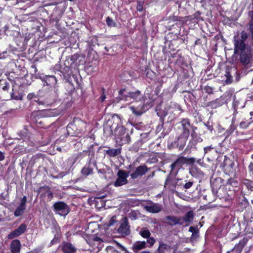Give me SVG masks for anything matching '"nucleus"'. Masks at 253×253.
I'll return each mask as SVG.
<instances>
[{"instance_id":"61","label":"nucleus","mask_w":253,"mask_h":253,"mask_svg":"<svg viewBox=\"0 0 253 253\" xmlns=\"http://www.w3.org/2000/svg\"><path fill=\"white\" fill-rule=\"evenodd\" d=\"M248 34L246 32H245L244 31H243L241 33V39H239V40H242L244 42H245V41L248 38Z\"/></svg>"},{"instance_id":"20","label":"nucleus","mask_w":253,"mask_h":253,"mask_svg":"<svg viewBox=\"0 0 253 253\" xmlns=\"http://www.w3.org/2000/svg\"><path fill=\"white\" fill-rule=\"evenodd\" d=\"M248 240L246 238H243L241 240L238 244L235 245L234 247L226 253H241L243 249L247 244Z\"/></svg>"},{"instance_id":"45","label":"nucleus","mask_w":253,"mask_h":253,"mask_svg":"<svg viewBox=\"0 0 253 253\" xmlns=\"http://www.w3.org/2000/svg\"><path fill=\"white\" fill-rule=\"evenodd\" d=\"M0 87L4 91L8 90L10 87L9 82L5 79H0Z\"/></svg>"},{"instance_id":"36","label":"nucleus","mask_w":253,"mask_h":253,"mask_svg":"<svg viewBox=\"0 0 253 253\" xmlns=\"http://www.w3.org/2000/svg\"><path fill=\"white\" fill-rule=\"evenodd\" d=\"M157 115L159 117H160V120L161 121V124H159L156 128V131L159 132L163 128L164 125V118L167 116V113L164 111H163L162 114H161V112H157Z\"/></svg>"},{"instance_id":"62","label":"nucleus","mask_w":253,"mask_h":253,"mask_svg":"<svg viewBox=\"0 0 253 253\" xmlns=\"http://www.w3.org/2000/svg\"><path fill=\"white\" fill-rule=\"evenodd\" d=\"M189 231L192 233V235L198 234L199 233V231L197 228L193 226L190 227Z\"/></svg>"},{"instance_id":"51","label":"nucleus","mask_w":253,"mask_h":253,"mask_svg":"<svg viewBox=\"0 0 253 253\" xmlns=\"http://www.w3.org/2000/svg\"><path fill=\"white\" fill-rule=\"evenodd\" d=\"M60 235L56 234L54 236L53 239L50 241L49 243V246L51 247L55 244H56L60 242Z\"/></svg>"},{"instance_id":"10","label":"nucleus","mask_w":253,"mask_h":253,"mask_svg":"<svg viewBox=\"0 0 253 253\" xmlns=\"http://www.w3.org/2000/svg\"><path fill=\"white\" fill-rule=\"evenodd\" d=\"M241 193L243 195H249L253 191V181L243 179L240 183Z\"/></svg>"},{"instance_id":"2","label":"nucleus","mask_w":253,"mask_h":253,"mask_svg":"<svg viewBox=\"0 0 253 253\" xmlns=\"http://www.w3.org/2000/svg\"><path fill=\"white\" fill-rule=\"evenodd\" d=\"M116 116L117 120L119 122V123H117L114 130L116 141L119 142L120 145L129 144L131 140L130 133L128 130L126 131V129L122 126L120 117L118 115H116Z\"/></svg>"},{"instance_id":"48","label":"nucleus","mask_w":253,"mask_h":253,"mask_svg":"<svg viewBox=\"0 0 253 253\" xmlns=\"http://www.w3.org/2000/svg\"><path fill=\"white\" fill-rule=\"evenodd\" d=\"M239 205H240L241 208L243 210L249 206V203L247 199L244 196H243V198L239 201Z\"/></svg>"},{"instance_id":"33","label":"nucleus","mask_w":253,"mask_h":253,"mask_svg":"<svg viewBox=\"0 0 253 253\" xmlns=\"http://www.w3.org/2000/svg\"><path fill=\"white\" fill-rule=\"evenodd\" d=\"M93 173V168L90 165V161L87 165H85L81 170V173L83 176H87Z\"/></svg>"},{"instance_id":"41","label":"nucleus","mask_w":253,"mask_h":253,"mask_svg":"<svg viewBox=\"0 0 253 253\" xmlns=\"http://www.w3.org/2000/svg\"><path fill=\"white\" fill-rule=\"evenodd\" d=\"M9 35L10 36H12L13 38V39L16 42H17L18 39H23L24 37L21 35V34L16 30H11L9 31Z\"/></svg>"},{"instance_id":"14","label":"nucleus","mask_w":253,"mask_h":253,"mask_svg":"<svg viewBox=\"0 0 253 253\" xmlns=\"http://www.w3.org/2000/svg\"><path fill=\"white\" fill-rule=\"evenodd\" d=\"M149 169L146 165H140L136 168L134 172L130 174V176L132 179H136L145 175Z\"/></svg>"},{"instance_id":"44","label":"nucleus","mask_w":253,"mask_h":253,"mask_svg":"<svg viewBox=\"0 0 253 253\" xmlns=\"http://www.w3.org/2000/svg\"><path fill=\"white\" fill-rule=\"evenodd\" d=\"M66 129L68 134L71 136L75 135L76 133L75 132H72V130H75V131H77V129L76 125L73 123H70L68 124Z\"/></svg>"},{"instance_id":"26","label":"nucleus","mask_w":253,"mask_h":253,"mask_svg":"<svg viewBox=\"0 0 253 253\" xmlns=\"http://www.w3.org/2000/svg\"><path fill=\"white\" fill-rule=\"evenodd\" d=\"M239 186V182L237 179L234 177H230L227 181L225 187L230 192H234L236 190L234 189L237 188Z\"/></svg>"},{"instance_id":"15","label":"nucleus","mask_w":253,"mask_h":253,"mask_svg":"<svg viewBox=\"0 0 253 253\" xmlns=\"http://www.w3.org/2000/svg\"><path fill=\"white\" fill-rule=\"evenodd\" d=\"M118 233L122 236H126L130 234L129 225L127 218L125 217L123 219V222L120 224L119 227L117 229Z\"/></svg>"},{"instance_id":"47","label":"nucleus","mask_w":253,"mask_h":253,"mask_svg":"<svg viewBox=\"0 0 253 253\" xmlns=\"http://www.w3.org/2000/svg\"><path fill=\"white\" fill-rule=\"evenodd\" d=\"M139 234L143 238H148L151 236L150 231L146 228H141L139 231Z\"/></svg>"},{"instance_id":"35","label":"nucleus","mask_w":253,"mask_h":253,"mask_svg":"<svg viewBox=\"0 0 253 253\" xmlns=\"http://www.w3.org/2000/svg\"><path fill=\"white\" fill-rule=\"evenodd\" d=\"M185 18L187 19V20H189L192 23H197L200 20H203L201 17V12L199 11H197L194 14L185 17Z\"/></svg>"},{"instance_id":"42","label":"nucleus","mask_w":253,"mask_h":253,"mask_svg":"<svg viewBox=\"0 0 253 253\" xmlns=\"http://www.w3.org/2000/svg\"><path fill=\"white\" fill-rule=\"evenodd\" d=\"M165 219L168 220L166 222L167 224L173 226L177 225L176 216L174 215H169L165 217Z\"/></svg>"},{"instance_id":"17","label":"nucleus","mask_w":253,"mask_h":253,"mask_svg":"<svg viewBox=\"0 0 253 253\" xmlns=\"http://www.w3.org/2000/svg\"><path fill=\"white\" fill-rule=\"evenodd\" d=\"M39 78L42 81L43 85L52 86L57 83V79L54 76L45 75L40 76Z\"/></svg>"},{"instance_id":"63","label":"nucleus","mask_w":253,"mask_h":253,"mask_svg":"<svg viewBox=\"0 0 253 253\" xmlns=\"http://www.w3.org/2000/svg\"><path fill=\"white\" fill-rule=\"evenodd\" d=\"M143 2L141 1H137V6H136L137 10L139 12L142 11L143 10Z\"/></svg>"},{"instance_id":"3","label":"nucleus","mask_w":253,"mask_h":253,"mask_svg":"<svg viewBox=\"0 0 253 253\" xmlns=\"http://www.w3.org/2000/svg\"><path fill=\"white\" fill-rule=\"evenodd\" d=\"M188 138L183 135L176 133V135H170L168 139L167 147L171 150L177 148L178 150H183L186 145Z\"/></svg>"},{"instance_id":"31","label":"nucleus","mask_w":253,"mask_h":253,"mask_svg":"<svg viewBox=\"0 0 253 253\" xmlns=\"http://www.w3.org/2000/svg\"><path fill=\"white\" fill-rule=\"evenodd\" d=\"M224 103L223 99L218 98L216 99L208 102L207 103L206 106L211 107L212 109H216L220 106H221Z\"/></svg>"},{"instance_id":"54","label":"nucleus","mask_w":253,"mask_h":253,"mask_svg":"<svg viewBox=\"0 0 253 253\" xmlns=\"http://www.w3.org/2000/svg\"><path fill=\"white\" fill-rule=\"evenodd\" d=\"M146 76L147 78L150 79L151 80H153L156 77V74L152 70H148L146 73Z\"/></svg>"},{"instance_id":"6","label":"nucleus","mask_w":253,"mask_h":253,"mask_svg":"<svg viewBox=\"0 0 253 253\" xmlns=\"http://www.w3.org/2000/svg\"><path fill=\"white\" fill-rule=\"evenodd\" d=\"M180 126L177 127L176 133L180 134L183 136L188 138L190 135V129H191L193 125L190 123V120L188 118H183L179 122Z\"/></svg>"},{"instance_id":"53","label":"nucleus","mask_w":253,"mask_h":253,"mask_svg":"<svg viewBox=\"0 0 253 253\" xmlns=\"http://www.w3.org/2000/svg\"><path fill=\"white\" fill-rule=\"evenodd\" d=\"M106 22L107 25L110 27H116L117 24L110 17H107L106 19Z\"/></svg>"},{"instance_id":"7","label":"nucleus","mask_w":253,"mask_h":253,"mask_svg":"<svg viewBox=\"0 0 253 253\" xmlns=\"http://www.w3.org/2000/svg\"><path fill=\"white\" fill-rule=\"evenodd\" d=\"M57 98L56 93L54 90H50L46 93L44 99L40 100L39 99L35 100L39 105L50 106L56 101Z\"/></svg>"},{"instance_id":"32","label":"nucleus","mask_w":253,"mask_h":253,"mask_svg":"<svg viewBox=\"0 0 253 253\" xmlns=\"http://www.w3.org/2000/svg\"><path fill=\"white\" fill-rule=\"evenodd\" d=\"M197 130V126H192L191 131V139L195 142V144H197L198 142H200L202 141V139L198 135V133L196 132Z\"/></svg>"},{"instance_id":"38","label":"nucleus","mask_w":253,"mask_h":253,"mask_svg":"<svg viewBox=\"0 0 253 253\" xmlns=\"http://www.w3.org/2000/svg\"><path fill=\"white\" fill-rule=\"evenodd\" d=\"M249 16L251 17V20L249 23V31L251 33V36L253 40L252 45L253 46V10L249 11L248 13Z\"/></svg>"},{"instance_id":"9","label":"nucleus","mask_w":253,"mask_h":253,"mask_svg":"<svg viewBox=\"0 0 253 253\" xmlns=\"http://www.w3.org/2000/svg\"><path fill=\"white\" fill-rule=\"evenodd\" d=\"M253 54L251 51H242L239 56L240 63L247 69L252 67L253 65Z\"/></svg>"},{"instance_id":"22","label":"nucleus","mask_w":253,"mask_h":253,"mask_svg":"<svg viewBox=\"0 0 253 253\" xmlns=\"http://www.w3.org/2000/svg\"><path fill=\"white\" fill-rule=\"evenodd\" d=\"M139 105L135 106L134 105H131L129 107L130 110L132 113L136 116H140L144 113L145 110V101H141L139 102Z\"/></svg>"},{"instance_id":"39","label":"nucleus","mask_w":253,"mask_h":253,"mask_svg":"<svg viewBox=\"0 0 253 253\" xmlns=\"http://www.w3.org/2000/svg\"><path fill=\"white\" fill-rule=\"evenodd\" d=\"M236 118L233 117L232 121V123L229 127V128L225 132L224 134L226 135V137H228L231 135L233 132L237 129V126L234 124V120Z\"/></svg>"},{"instance_id":"40","label":"nucleus","mask_w":253,"mask_h":253,"mask_svg":"<svg viewBox=\"0 0 253 253\" xmlns=\"http://www.w3.org/2000/svg\"><path fill=\"white\" fill-rule=\"evenodd\" d=\"M253 122V121L252 120V118H250L249 119H247L246 118H244L240 122V123L239 124V126L241 128L246 129Z\"/></svg>"},{"instance_id":"11","label":"nucleus","mask_w":253,"mask_h":253,"mask_svg":"<svg viewBox=\"0 0 253 253\" xmlns=\"http://www.w3.org/2000/svg\"><path fill=\"white\" fill-rule=\"evenodd\" d=\"M27 226L25 223L21 224L17 228L10 232L7 235V238L9 240H12L18 237L27 230Z\"/></svg>"},{"instance_id":"18","label":"nucleus","mask_w":253,"mask_h":253,"mask_svg":"<svg viewBox=\"0 0 253 253\" xmlns=\"http://www.w3.org/2000/svg\"><path fill=\"white\" fill-rule=\"evenodd\" d=\"M246 102L245 101L238 100L236 97L233 99L232 107L234 110L233 115L234 118H236L239 114V112L238 111V109L244 108Z\"/></svg>"},{"instance_id":"60","label":"nucleus","mask_w":253,"mask_h":253,"mask_svg":"<svg viewBox=\"0 0 253 253\" xmlns=\"http://www.w3.org/2000/svg\"><path fill=\"white\" fill-rule=\"evenodd\" d=\"M101 91H102V92H101V94L100 97V100L101 102H103L105 101V100L106 98V95L105 93V88L104 87H102L101 88Z\"/></svg>"},{"instance_id":"19","label":"nucleus","mask_w":253,"mask_h":253,"mask_svg":"<svg viewBox=\"0 0 253 253\" xmlns=\"http://www.w3.org/2000/svg\"><path fill=\"white\" fill-rule=\"evenodd\" d=\"M223 179L221 177H216L213 180H211V188L212 193L217 192V190L224 187L223 185Z\"/></svg>"},{"instance_id":"4","label":"nucleus","mask_w":253,"mask_h":253,"mask_svg":"<svg viewBox=\"0 0 253 253\" xmlns=\"http://www.w3.org/2000/svg\"><path fill=\"white\" fill-rule=\"evenodd\" d=\"M227 189L225 187H224L217 190V192L212 193L216 199L218 198L221 201V204L220 206L223 208L229 207L232 200V196L231 194L227 192Z\"/></svg>"},{"instance_id":"24","label":"nucleus","mask_w":253,"mask_h":253,"mask_svg":"<svg viewBox=\"0 0 253 253\" xmlns=\"http://www.w3.org/2000/svg\"><path fill=\"white\" fill-rule=\"evenodd\" d=\"M144 209L149 212L156 213L162 211L163 209V206L162 205L158 203H152L151 205L145 206Z\"/></svg>"},{"instance_id":"30","label":"nucleus","mask_w":253,"mask_h":253,"mask_svg":"<svg viewBox=\"0 0 253 253\" xmlns=\"http://www.w3.org/2000/svg\"><path fill=\"white\" fill-rule=\"evenodd\" d=\"M121 152L122 148L121 147L116 149L108 147V149L104 151V154L107 155L108 157L112 158L119 155Z\"/></svg>"},{"instance_id":"29","label":"nucleus","mask_w":253,"mask_h":253,"mask_svg":"<svg viewBox=\"0 0 253 253\" xmlns=\"http://www.w3.org/2000/svg\"><path fill=\"white\" fill-rule=\"evenodd\" d=\"M147 247V245L145 241H136L133 244L131 249L135 253H137L139 251L144 249Z\"/></svg>"},{"instance_id":"23","label":"nucleus","mask_w":253,"mask_h":253,"mask_svg":"<svg viewBox=\"0 0 253 253\" xmlns=\"http://www.w3.org/2000/svg\"><path fill=\"white\" fill-rule=\"evenodd\" d=\"M131 91L126 87L121 88L119 91V95L117 99L119 101L124 100L129 101L130 100V95Z\"/></svg>"},{"instance_id":"34","label":"nucleus","mask_w":253,"mask_h":253,"mask_svg":"<svg viewBox=\"0 0 253 253\" xmlns=\"http://www.w3.org/2000/svg\"><path fill=\"white\" fill-rule=\"evenodd\" d=\"M72 65L71 63H70L68 60H67L64 62V67L62 68V66H60V70L59 71L63 74L64 77H65L66 75L68 74Z\"/></svg>"},{"instance_id":"27","label":"nucleus","mask_w":253,"mask_h":253,"mask_svg":"<svg viewBox=\"0 0 253 253\" xmlns=\"http://www.w3.org/2000/svg\"><path fill=\"white\" fill-rule=\"evenodd\" d=\"M129 101L141 102V101H145V100L141 91L137 90L134 91H131Z\"/></svg>"},{"instance_id":"49","label":"nucleus","mask_w":253,"mask_h":253,"mask_svg":"<svg viewBox=\"0 0 253 253\" xmlns=\"http://www.w3.org/2000/svg\"><path fill=\"white\" fill-rule=\"evenodd\" d=\"M230 71L231 68H226L225 73V76L226 78V82L229 84L232 82V76H231Z\"/></svg>"},{"instance_id":"8","label":"nucleus","mask_w":253,"mask_h":253,"mask_svg":"<svg viewBox=\"0 0 253 253\" xmlns=\"http://www.w3.org/2000/svg\"><path fill=\"white\" fill-rule=\"evenodd\" d=\"M53 211L61 216H65L70 211L69 206L63 201L56 202L53 205Z\"/></svg>"},{"instance_id":"52","label":"nucleus","mask_w":253,"mask_h":253,"mask_svg":"<svg viewBox=\"0 0 253 253\" xmlns=\"http://www.w3.org/2000/svg\"><path fill=\"white\" fill-rule=\"evenodd\" d=\"M138 212L137 211H131L128 214V217L132 220H136L138 218Z\"/></svg>"},{"instance_id":"21","label":"nucleus","mask_w":253,"mask_h":253,"mask_svg":"<svg viewBox=\"0 0 253 253\" xmlns=\"http://www.w3.org/2000/svg\"><path fill=\"white\" fill-rule=\"evenodd\" d=\"M172 249L171 246L160 240L159 241V247L156 252L157 253H174V251L171 252Z\"/></svg>"},{"instance_id":"50","label":"nucleus","mask_w":253,"mask_h":253,"mask_svg":"<svg viewBox=\"0 0 253 253\" xmlns=\"http://www.w3.org/2000/svg\"><path fill=\"white\" fill-rule=\"evenodd\" d=\"M14 85H13L12 91L10 93V98L11 99H14L15 100H22L23 98V96L22 95L18 93L17 95L15 94L13 88Z\"/></svg>"},{"instance_id":"5","label":"nucleus","mask_w":253,"mask_h":253,"mask_svg":"<svg viewBox=\"0 0 253 253\" xmlns=\"http://www.w3.org/2000/svg\"><path fill=\"white\" fill-rule=\"evenodd\" d=\"M175 38H174L173 40L169 41L168 48L170 49L169 52L176 51L179 45V42H178V40H180L179 38L177 35H175ZM176 55V53H170V55H169V58L168 59V64L169 65L172 63L174 64H176L178 59H174Z\"/></svg>"},{"instance_id":"1","label":"nucleus","mask_w":253,"mask_h":253,"mask_svg":"<svg viewBox=\"0 0 253 253\" xmlns=\"http://www.w3.org/2000/svg\"><path fill=\"white\" fill-rule=\"evenodd\" d=\"M195 163L194 157H187L179 155L170 165V173L176 175L178 172L185 169L184 166H193Z\"/></svg>"},{"instance_id":"64","label":"nucleus","mask_w":253,"mask_h":253,"mask_svg":"<svg viewBox=\"0 0 253 253\" xmlns=\"http://www.w3.org/2000/svg\"><path fill=\"white\" fill-rule=\"evenodd\" d=\"M107 251L108 253H120L117 250H116L114 248L112 247H108L107 248Z\"/></svg>"},{"instance_id":"43","label":"nucleus","mask_w":253,"mask_h":253,"mask_svg":"<svg viewBox=\"0 0 253 253\" xmlns=\"http://www.w3.org/2000/svg\"><path fill=\"white\" fill-rule=\"evenodd\" d=\"M194 214L193 211H188L183 216L184 219L186 222H192L193 220Z\"/></svg>"},{"instance_id":"59","label":"nucleus","mask_w":253,"mask_h":253,"mask_svg":"<svg viewBox=\"0 0 253 253\" xmlns=\"http://www.w3.org/2000/svg\"><path fill=\"white\" fill-rule=\"evenodd\" d=\"M253 162H251L248 166V169L251 176H253V154L251 156Z\"/></svg>"},{"instance_id":"16","label":"nucleus","mask_w":253,"mask_h":253,"mask_svg":"<svg viewBox=\"0 0 253 253\" xmlns=\"http://www.w3.org/2000/svg\"><path fill=\"white\" fill-rule=\"evenodd\" d=\"M118 178L114 182V185L116 187L121 186L127 182V175L123 170H119L118 172Z\"/></svg>"},{"instance_id":"37","label":"nucleus","mask_w":253,"mask_h":253,"mask_svg":"<svg viewBox=\"0 0 253 253\" xmlns=\"http://www.w3.org/2000/svg\"><path fill=\"white\" fill-rule=\"evenodd\" d=\"M87 44L90 49L92 50L93 47L98 44V37L96 36H92L89 38L87 41Z\"/></svg>"},{"instance_id":"13","label":"nucleus","mask_w":253,"mask_h":253,"mask_svg":"<svg viewBox=\"0 0 253 253\" xmlns=\"http://www.w3.org/2000/svg\"><path fill=\"white\" fill-rule=\"evenodd\" d=\"M36 191L38 194H41L40 197L42 198H44L47 196L49 201H51L53 197L51 188L48 186L44 185L41 186Z\"/></svg>"},{"instance_id":"28","label":"nucleus","mask_w":253,"mask_h":253,"mask_svg":"<svg viewBox=\"0 0 253 253\" xmlns=\"http://www.w3.org/2000/svg\"><path fill=\"white\" fill-rule=\"evenodd\" d=\"M246 47V44L245 42L242 41V40H239L238 39L235 40L234 41V54H238L240 51H246L245 48Z\"/></svg>"},{"instance_id":"25","label":"nucleus","mask_w":253,"mask_h":253,"mask_svg":"<svg viewBox=\"0 0 253 253\" xmlns=\"http://www.w3.org/2000/svg\"><path fill=\"white\" fill-rule=\"evenodd\" d=\"M22 246L19 240H13L9 245V249L11 253H20Z\"/></svg>"},{"instance_id":"55","label":"nucleus","mask_w":253,"mask_h":253,"mask_svg":"<svg viewBox=\"0 0 253 253\" xmlns=\"http://www.w3.org/2000/svg\"><path fill=\"white\" fill-rule=\"evenodd\" d=\"M147 239V241H146V244H148V245L147 246L149 248H151L154 245V244L156 242V240L155 239V238L154 237H148V238H146Z\"/></svg>"},{"instance_id":"56","label":"nucleus","mask_w":253,"mask_h":253,"mask_svg":"<svg viewBox=\"0 0 253 253\" xmlns=\"http://www.w3.org/2000/svg\"><path fill=\"white\" fill-rule=\"evenodd\" d=\"M92 241L94 242H96L97 244V247H101L102 245L103 240L99 237L95 236L93 237L92 239Z\"/></svg>"},{"instance_id":"12","label":"nucleus","mask_w":253,"mask_h":253,"mask_svg":"<svg viewBox=\"0 0 253 253\" xmlns=\"http://www.w3.org/2000/svg\"><path fill=\"white\" fill-rule=\"evenodd\" d=\"M59 249L63 253H76L77 248L71 242L63 241L59 246Z\"/></svg>"},{"instance_id":"57","label":"nucleus","mask_w":253,"mask_h":253,"mask_svg":"<svg viewBox=\"0 0 253 253\" xmlns=\"http://www.w3.org/2000/svg\"><path fill=\"white\" fill-rule=\"evenodd\" d=\"M158 162V159L155 156H151L146 161L147 164H155Z\"/></svg>"},{"instance_id":"58","label":"nucleus","mask_w":253,"mask_h":253,"mask_svg":"<svg viewBox=\"0 0 253 253\" xmlns=\"http://www.w3.org/2000/svg\"><path fill=\"white\" fill-rule=\"evenodd\" d=\"M80 57V54L76 53L70 56V59L71 61V64H73Z\"/></svg>"},{"instance_id":"46","label":"nucleus","mask_w":253,"mask_h":253,"mask_svg":"<svg viewBox=\"0 0 253 253\" xmlns=\"http://www.w3.org/2000/svg\"><path fill=\"white\" fill-rule=\"evenodd\" d=\"M26 208L23 206H19L15 210L14 212V215L15 217H18L21 216L25 210Z\"/></svg>"}]
</instances>
